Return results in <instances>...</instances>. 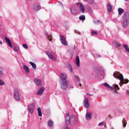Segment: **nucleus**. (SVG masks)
<instances>
[{
  "instance_id": "a211bd4d",
  "label": "nucleus",
  "mask_w": 129,
  "mask_h": 129,
  "mask_svg": "<svg viewBox=\"0 0 129 129\" xmlns=\"http://www.w3.org/2000/svg\"><path fill=\"white\" fill-rule=\"evenodd\" d=\"M76 64L77 67H80V59H79V56H77L76 57Z\"/></svg>"
},
{
  "instance_id": "c756f323",
  "label": "nucleus",
  "mask_w": 129,
  "mask_h": 129,
  "mask_svg": "<svg viewBox=\"0 0 129 129\" xmlns=\"http://www.w3.org/2000/svg\"><path fill=\"white\" fill-rule=\"evenodd\" d=\"M13 49L15 52H18L19 50H20V47H19V46H15Z\"/></svg>"
},
{
  "instance_id": "bb28decb",
  "label": "nucleus",
  "mask_w": 129,
  "mask_h": 129,
  "mask_svg": "<svg viewBox=\"0 0 129 129\" xmlns=\"http://www.w3.org/2000/svg\"><path fill=\"white\" fill-rule=\"evenodd\" d=\"M123 47L124 48L125 51H126V52H128L129 53L128 45H127V44H123Z\"/></svg>"
},
{
  "instance_id": "9d476101",
  "label": "nucleus",
  "mask_w": 129,
  "mask_h": 129,
  "mask_svg": "<svg viewBox=\"0 0 129 129\" xmlns=\"http://www.w3.org/2000/svg\"><path fill=\"white\" fill-rule=\"evenodd\" d=\"M35 104H31L29 105L28 108L29 110V112L30 113H33L34 112V110L35 109Z\"/></svg>"
},
{
  "instance_id": "9b49d317",
  "label": "nucleus",
  "mask_w": 129,
  "mask_h": 129,
  "mask_svg": "<svg viewBox=\"0 0 129 129\" xmlns=\"http://www.w3.org/2000/svg\"><path fill=\"white\" fill-rule=\"evenodd\" d=\"M60 77L61 78V81H68L67 80V75H66V73L60 74Z\"/></svg>"
},
{
  "instance_id": "6ab92c4d",
  "label": "nucleus",
  "mask_w": 129,
  "mask_h": 129,
  "mask_svg": "<svg viewBox=\"0 0 129 129\" xmlns=\"http://www.w3.org/2000/svg\"><path fill=\"white\" fill-rule=\"evenodd\" d=\"M54 125V122L52 120H49L47 122V125L49 127H52Z\"/></svg>"
},
{
  "instance_id": "f8f14e48",
  "label": "nucleus",
  "mask_w": 129,
  "mask_h": 129,
  "mask_svg": "<svg viewBox=\"0 0 129 129\" xmlns=\"http://www.w3.org/2000/svg\"><path fill=\"white\" fill-rule=\"evenodd\" d=\"M45 91V88L44 87H41L38 91V92L36 93V95H42L43 94V93Z\"/></svg>"
},
{
  "instance_id": "79ce46f5",
  "label": "nucleus",
  "mask_w": 129,
  "mask_h": 129,
  "mask_svg": "<svg viewBox=\"0 0 129 129\" xmlns=\"http://www.w3.org/2000/svg\"><path fill=\"white\" fill-rule=\"evenodd\" d=\"M2 28H3V25L0 24V30H2Z\"/></svg>"
},
{
  "instance_id": "aec40b11",
  "label": "nucleus",
  "mask_w": 129,
  "mask_h": 129,
  "mask_svg": "<svg viewBox=\"0 0 129 129\" xmlns=\"http://www.w3.org/2000/svg\"><path fill=\"white\" fill-rule=\"evenodd\" d=\"M45 35L46 36L48 40H49V41H52V36H51V35H49V33H48V32H45L44 33Z\"/></svg>"
},
{
  "instance_id": "c9c22d12",
  "label": "nucleus",
  "mask_w": 129,
  "mask_h": 129,
  "mask_svg": "<svg viewBox=\"0 0 129 129\" xmlns=\"http://www.w3.org/2000/svg\"><path fill=\"white\" fill-rule=\"evenodd\" d=\"M22 46H23V48H24V49H28V48H29V47L27 46V45L25 43L23 44Z\"/></svg>"
},
{
  "instance_id": "7ed1b4c3",
  "label": "nucleus",
  "mask_w": 129,
  "mask_h": 129,
  "mask_svg": "<svg viewBox=\"0 0 129 129\" xmlns=\"http://www.w3.org/2000/svg\"><path fill=\"white\" fill-rule=\"evenodd\" d=\"M129 16L128 14H124L123 16V21L122 22V26L123 28H126L129 24Z\"/></svg>"
},
{
  "instance_id": "6e6552de",
  "label": "nucleus",
  "mask_w": 129,
  "mask_h": 129,
  "mask_svg": "<svg viewBox=\"0 0 129 129\" xmlns=\"http://www.w3.org/2000/svg\"><path fill=\"white\" fill-rule=\"evenodd\" d=\"M71 12L73 15H77L78 14V10H77V7L73 6L71 9Z\"/></svg>"
},
{
  "instance_id": "f03ea898",
  "label": "nucleus",
  "mask_w": 129,
  "mask_h": 129,
  "mask_svg": "<svg viewBox=\"0 0 129 129\" xmlns=\"http://www.w3.org/2000/svg\"><path fill=\"white\" fill-rule=\"evenodd\" d=\"M65 121L67 125H69L70 123H71V124H75V123H76L75 117L73 116L70 117L69 113H67L66 116L65 117Z\"/></svg>"
},
{
  "instance_id": "a878e982",
  "label": "nucleus",
  "mask_w": 129,
  "mask_h": 129,
  "mask_svg": "<svg viewBox=\"0 0 129 129\" xmlns=\"http://www.w3.org/2000/svg\"><path fill=\"white\" fill-rule=\"evenodd\" d=\"M103 85H104V86H105V87L109 88L110 89H112V87L110 86L108 84H107V83H103Z\"/></svg>"
},
{
  "instance_id": "de8ad7c7",
  "label": "nucleus",
  "mask_w": 129,
  "mask_h": 129,
  "mask_svg": "<svg viewBox=\"0 0 129 129\" xmlns=\"http://www.w3.org/2000/svg\"><path fill=\"white\" fill-rule=\"evenodd\" d=\"M124 1H125V2H127V1H128V0H124Z\"/></svg>"
},
{
  "instance_id": "e433bc0d",
  "label": "nucleus",
  "mask_w": 129,
  "mask_h": 129,
  "mask_svg": "<svg viewBox=\"0 0 129 129\" xmlns=\"http://www.w3.org/2000/svg\"><path fill=\"white\" fill-rule=\"evenodd\" d=\"M3 85H5V82L0 79V86H3Z\"/></svg>"
},
{
  "instance_id": "20e7f679",
  "label": "nucleus",
  "mask_w": 129,
  "mask_h": 129,
  "mask_svg": "<svg viewBox=\"0 0 129 129\" xmlns=\"http://www.w3.org/2000/svg\"><path fill=\"white\" fill-rule=\"evenodd\" d=\"M60 87L61 89L65 90L67 88H68L69 85V82L68 81H60Z\"/></svg>"
},
{
  "instance_id": "4be33fe9",
  "label": "nucleus",
  "mask_w": 129,
  "mask_h": 129,
  "mask_svg": "<svg viewBox=\"0 0 129 129\" xmlns=\"http://www.w3.org/2000/svg\"><path fill=\"white\" fill-rule=\"evenodd\" d=\"M123 9H121V8H118V15L119 16H121L122 14L123 13Z\"/></svg>"
},
{
  "instance_id": "2f4dec72",
  "label": "nucleus",
  "mask_w": 129,
  "mask_h": 129,
  "mask_svg": "<svg viewBox=\"0 0 129 129\" xmlns=\"http://www.w3.org/2000/svg\"><path fill=\"white\" fill-rule=\"evenodd\" d=\"M94 24H96V25H99L101 23L100 21L99 20H94Z\"/></svg>"
},
{
  "instance_id": "cd10ccee",
  "label": "nucleus",
  "mask_w": 129,
  "mask_h": 129,
  "mask_svg": "<svg viewBox=\"0 0 129 129\" xmlns=\"http://www.w3.org/2000/svg\"><path fill=\"white\" fill-rule=\"evenodd\" d=\"M122 122L123 127H125L126 126V120H125V118H123Z\"/></svg>"
},
{
  "instance_id": "8fccbe9b",
  "label": "nucleus",
  "mask_w": 129,
  "mask_h": 129,
  "mask_svg": "<svg viewBox=\"0 0 129 129\" xmlns=\"http://www.w3.org/2000/svg\"><path fill=\"white\" fill-rule=\"evenodd\" d=\"M94 70H95H95H96V69H95Z\"/></svg>"
},
{
  "instance_id": "39448f33",
  "label": "nucleus",
  "mask_w": 129,
  "mask_h": 129,
  "mask_svg": "<svg viewBox=\"0 0 129 129\" xmlns=\"http://www.w3.org/2000/svg\"><path fill=\"white\" fill-rule=\"evenodd\" d=\"M59 37L61 44H62V45H64V46H67L68 45V43L66 41V38H65V37L62 35H60Z\"/></svg>"
},
{
  "instance_id": "ea45409f",
  "label": "nucleus",
  "mask_w": 129,
  "mask_h": 129,
  "mask_svg": "<svg viewBox=\"0 0 129 129\" xmlns=\"http://www.w3.org/2000/svg\"><path fill=\"white\" fill-rule=\"evenodd\" d=\"M103 124H104V121H103L102 122H100L99 123L98 125L100 126V125H103Z\"/></svg>"
},
{
  "instance_id": "c85d7f7f",
  "label": "nucleus",
  "mask_w": 129,
  "mask_h": 129,
  "mask_svg": "<svg viewBox=\"0 0 129 129\" xmlns=\"http://www.w3.org/2000/svg\"><path fill=\"white\" fill-rule=\"evenodd\" d=\"M79 20L80 21H85V15H82L79 17Z\"/></svg>"
},
{
  "instance_id": "72a5a7b5",
  "label": "nucleus",
  "mask_w": 129,
  "mask_h": 129,
  "mask_svg": "<svg viewBox=\"0 0 129 129\" xmlns=\"http://www.w3.org/2000/svg\"><path fill=\"white\" fill-rule=\"evenodd\" d=\"M74 77L75 79L77 80V81H78L79 82L80 81V79H79V77L77 75H75Z\"/></svg>"
},
{
  "instance_id": "a19ab883",
  "label": "nucleus",
  "mask_w": 129,
  "mask_h": 129,
  "mask_svg": "<svg viewBox=\"0 0 129 129\" xmlns=\"http://www.w3.org/2000/svg\"><path fill=\"white\" fill-rule=\"evenodd\" d=\"M97 57H98V58H100V57H101V55L99 54H97Z\"/></svg>"
},
{
  "instance_id": "5701e85b",
  "label": "nucleus",
  "mask_w": 129,
  "mask_h": 129,
  "mask_svg": "<svg viewBox=\"0 0 129 129\" xmlns=\"http://www.w3.org/2000/svg\"><path fill=\"white\" fill-rule=\"evenodd\" d=\"M107 10L109 13H110V12H111V10H112V6H111V5H110V4H108L107 5Z\"/></svg>"
},
{
  "instance_id": "f257e3e1",
  "label": "nucleus",
  "mask_w": 129,
  "mask_h": 129,
  "mask_svg": "<svg viewBox=\"0 0 129 129\" xmlns=\"http://www.w3.org/2000/svg\"><path fill=\"white\" fill-rule=\"evenodd\" d=\"M113 77H114V78H116L117 79H119V80H120V86H122L123 83H124V84L128 83V80H125L123 79V76L122 75V74H120V73L118 72H115L113 74Z\"/></svg>"
},
{
  "instance_id": "2eb2a0df",
  "label": "nucleus",
  "mask_w": 129,
  "mask_h": 129,
  "mask_svg": "<svg viewBox=\"0 0 129 129\" xmlns=\"http://www.w3.org/2000/svg\"><path fill=\"white\" fill-rule=\"evenodd\" d=\"M86 119L90 120L91 119V112H88L86 114Z\"/></svg>"
},
{
  "instance_id": "473e14b6",
  "label": "nucleus",
  "mask_w": 129,
  "mask_h": 129,
  "mask_svg": "<svg viewBox=\"0 0 129 129\" xmlns=\"http://www.w3.org/2000/svg\"><path fill=\"white\" fill-rule=\"evenodd\" d=\"M91 35H92V36H94V35H95V36H97V32H96V31L93 30L91 32Z\"/></svg>"
},
{
  "instance_id": "58836bf2",
  "label": "nucleus",
  "mask_w": 129,
  "mask_h": 129,
  "mask_svg": "<svg viewBox=\"0 0 129 129\" xmlns=\"http://www.w3.org/2000/svg\"><path fill=\"white\" fill-rule=\"evenodd\" d=\"M69 70L70 72H73V69L71 66H70Z\"/></svg>"
},
{
  "instance_id": "ddd939ff",
  "label": "nucleus",
  "mask_w": 129,
  "mask_h": 129,
  "mask_svg": "<svg viewBox=\"0 0 129 129\" xmlns=\"http://www.w3.org/2000/svg\"><path fill=\"white\" fill-rule=\"evenodd\" d=\"M84 106L86 107V108H88L89 107V102H88V98H85V100L84 101Z\"/></svg>"
},
{
  "instance_id": "a18cd8bd",
  "label": "nucleus",
  "mask_w": 129,
  "mask_h": 129,
  "mask_svg": "<svg viewBox=\"0 0 129 129\" xmlns=\"http://www.w3.org/2000/svg\"><path fill=\"white\" fill-rule=\"evenodd\" d=\"M115 92H116V93H118L117 92H116V90H114Z\"/></svg>"
},
{
  "instance_id": "3c124183",
  "label": "nucleus",
  "mask_w": 129,
  "mask_h": 129,
  "mask_svg": "<svg viewBox=\"0 0 129 129\" xmlns=\"http://www.w3.org/2000/svg\"><path fill=\"white\" fill-rule=\"evenodd\" d=\"M2 76H0V78H1V77H2Z\"/></svg>"
},
{
  "instance_id": "423d86ee",
  "label": "nucleus",
  "mask_w": 129,
  "mask_h": 129,
  "mask_svg": "<svg viewBox=\"0 0 129 129\" xmlns=\"http://www.w3.org/2000/svg\"><path fill=\"white\" fill-rule=\"evenodd\" d=\"M77 7L79 8L80 11L82 12V14H84V12L85 11V8H84V6L81 4V3H77Z\"/></svg>"
},
{
  "instance_id": "f3484780",
  "label": "nucleus",
  "mask_w": 129,
  "mask_h": 129,
  "mask_svg": "<svg viewBox=\"0 0 129 129\" xmlns=\"http://www.w3.org/2000/svg\"><path fill=\"white\" fill-rule=\"evenodd\" d=\"M33 10H34L35 11H40V10H41V6H40L38 4H35L33 6Z\"/></svg>"
},
{
  "instance_id": "7c9ffc66",
  "label": "nucleus",
  "mask_w": 129,
  "mask_h": 129,
  "mask_svg": "<svg viewBox=\"0 0 129 129\" xmlns=\"http://www.w3.org/2000/svg\"><path fill=\"white\" fill-rule=\"evenodd\" d=\"M3 75H4V69L0 67V76H3Z\"/></svg>"
},
{
  "instance_id": "09e8293b",
  "label": "nucleus",
  "mask_w": 129,
  "mask_h": 129,
  "mask_svg": "<svg viewBox=\"0 0 129 129\" xmlns=\"http://www.w3.org/2000/svg\"><path fill=\"white\" fill-rule=\"evenodd\" d=\"M79 86H81V84H79Z\"/></svg>"
},
{
  "instance_id": "393cba45",
  "label": "nucleus",
  "mask_w": 129,
  "mask_h": 129,
  "mask_svg": "<svg viewBox=\"0 0 129 129\" xmlns=\"http://www.w3.org/2000/svg\"><path fill=\"white\" fill-rule=\"evenodd\" d=\"M37 112L38 113V116L41 117L42 115V111L41 110V108L39 107L37 108Z\"/></svg>"
},
{
  "instance_id": "4c0bfd02",
  "label": "nucleus",
  "mask_w": 129,
  "mask_h": 129,
  "mask_svg": "<svg viewBox=\"0 0 129 129\" xmlns=\"http://www.w3.org/2000/svg\"><path fill=\"white\" fill-rule=\"evenodd\" d=\"M115 48H118V47H120V44L118 43H115Z\"/></svg>"
},
{
  "instance_id": "4468645a",
  "label": "nucleus",
  "mask_w": 129,
  "mask_h": 129,
  "mask_svg": "<svg viewBox=\"0 0 129 129\" xmlns=\"http://www.w3.org/2000/svg\"><path fill=\"white\" fill-rule=\"evenodd\" d=\"M34 81L36 85L38 86H41L42 85V81L41 80L35 79Z\"/></svg>"
},
{
  "instance_id": "1a4fd4ad",
  "label": "nucleus",
  "mask_w": 129,
  "mask_h": 129,
  "mask_svg": "<svg viewBox=\"0 0 129 129\" xmlns=\"http://www.w3.org/2000/svg\"><path fill=\"white\" fill-rule=\"evenodd\" d=\"M46 54L48 56V58L50 59V60H52L53 61H56V58L53 56V55H52V53H51V52L49 51H46Z\"/></svg>"
},
{
  "instance_id": "c03bdc74",
  "label": "nucleus",
  "mask_w": 129,
  "mask_h": 129,
  "mask_svg": "<svg viewBox=\"0 0 129 129\" xmlns=\"http://www.w3.org/2000/svg\"><path fill=\"white\" fill-rule=\"evenodd\" d=\"M64 129H70V128H69V127H66L65 128H64Z\"/></svg>"
},
{
  "instance_id": "dca6fc26",
  "label": "nucleus",
  "mask_w": 129,
  "mask_h": 129,
  "mask_svg": "<svg viewBox=\"0 0 129 129\" xmlns=\"http://www.w3.org/2000/svg\"><path fill=\"white\" fill-rule=\"evenodd\" d=\"M5 41L7 42V44H8L9 46L11 48H13V45L12 44V42H11V40L9 39L8 37H5Z\"/></svg>"
},
{
  "instance_id": "f704fd0d",
  "label": "nucleus",
  "mask_w": 129,
  "mask_h": 129,
  "mask_svg": "<svg viewBox=\"0 0 129 129\" xmlns=\"http://www.w3.org/2000/svg\"><path fill=\"white\" fill-rule=\"evenodd\" d=\"M113 86L114 87V88H116V89L119 90V87H118V85L114 84V85H113Z\"/></svg>"
},
{
  "instance_id": "37998d69",
  "label": "nucleus",
  "mask_w": 129,
  "mask_h": 129,
  "mask_svg": "<svg viewBox=\"0 0 129 129\" xmlns=\"http://www.w3.org/2000/svg\"><path fill=\"white\" fill-rule=\"evenodd\" d=\"M0 45H3V41H0Z\"/></svg>"
},
{
  "instance_id": "b1692460",
  "label": "nucleus",
  "mask_w": 129,
  "mask_h": 129,
  "mask_svg": "<svg viewBox=\"0 0 129 129\" xmlns=\"http://www.w3.org/2000/svg\"><path fill=\"white\" fill-rule=\"evenodd\" d=\"M29 64L32 66V67L33 69H36V68H37V66L36 64H35V63L32 61H30Z\"/></svg>"
},
{
  "instance_id": "49530a36",
  "label": "nucleus",
  "mask_w": 129,
  "mask_h": 129,
  "mask_svg": "<svg viewBox=\"0 0 129 129\" xmlns=\"http://www.w3.org/2000/svg\"><path fill=\"white\" fill-rule=\"evenodd\" d=\"M127 94H128V95H129V91L127 92Z\"/></svg>"
},
{
  "instance_id": "0eeeda50",
  "label": "nucleus",
  "mask_w": 129,
  "mask_h": 129,
  "mask_svg": "<svg viewBox=\"0 0 129 129\" xmlns=\"http://www.w3.org/2000/svg\"><path fill=\"white\" fill-rule=\"evenodd\" d=\"M14 96L15 100H17V101H19L20 96L19 95V91H18V90H15L14 91Z\"/></svg>"
},
{
  "instance_id": "412c9836",
  "label": "nucleus",
  "mask_w": 129,
  "mask_h": 129,
  "mask_svg": "<svg viewBox=\"0 0 129 129\" xmlns=\"http://www.w3.org/2000/svg\"><path fill=\"white\" fill-rule=\"evenodd\" d=\"M23 69L25 70L26 73H29V72H30L29 67L26 65L23 66Z\"/></svg>"
}]
</instances>
